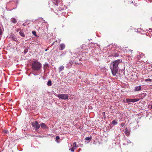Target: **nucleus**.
I'll return each instance as SVG.
<instances>
[{"instance_id": "obj_1", "label": "nucleus", "mask_w": 152, "mask_h": 152, "mask_svg": "<svg viewBox=\"0 0 152 152\" xmlns=\"http://www.w3.org/2000/svg\"><path fill=\"white\" fill-rule=\"evenodd\" d=\"M121 62L120 59H118L111 63L110 68L113 76L116 75L119 69L118 65Z\"/></svg>"}, {"instance_id": "obj_2", "label": "nucleus", "mask_w": 152, "mask_h": 152, "mask_svg": "<svg viewBox=\"0 0 152 152\" xmlns=\"http://www.w3.org/2000/svg\"><path fill=\"white\" fill-rule=\"evenodd\" d=\"M31 67L33 72L40 71L42 68V65L37 60H35L32 61Z\"/></svg>"}, {"instance_id": "obj_3", "label": "nucleus", "mask_w": 152, "mask_h": 152, "mask_svg": "<svg viewBox=\"0 0 152 152\" xmlns=\"http://www.w3.org/2000/svg\"><path fill=\"white\" fill-rule=\"evenodd\" d=\"M60 99L64 100H66L68 99L69 95L68 94H61L56 95Z\"/></svg>"}, {"instance_id": "obj_4", "label": "nucleus", "mask_w": 152, "mask_h": 152, "mask_svg": "<svg viewBox=\"0 0 152 152\" xmlns=\"http://www.w3.org/2000/svg\"><path fill=\"white\" fill-rule=\"evenodd\" d=\"M32 125L36 130H37L40 127V125L39 124L37 121H35L34 122L32 123Z\"/></svg>"}, {"instance_id": "obj_5", "label": "nucleus", "mask_w": 152, "mask_h": 152, "mask_svg": "<svg viewBox=\"0 0 152 152\" xmlns=\"http://www.w3.org/2000/svg\"><path fill=\"white\" fill-rule=\"evenodd\" d=\"M71 146H72V148L69 149L72 152H74L75 149H76L78 147V146L77 145V144L76 142H74L73 144V145H71Z\"/></svg>"}, {"instance_id": "obj_6", "label": "nucleus", "mask_w": 152, "mask_h": 152, "mask_svg": "<svg viewBox=\"0 0 152 152\" xmlns=\"http://www.w3.org/2000/svg\"><path fill=\"white\" fill-rule=\"evenodd\" d=\"M139 100V99H126V102L127 103L134 102L138 101Z\"/></svg>"}, {"instance_id": "obj_7", "label": "nucleus", "mask_w": 152, "mask_h": 152, "mask_svg": "<svg viewBox=\"0 0 152 152\" xmlns=\"http://www.w3.org/2000/svg\"><path fill=\"white\" fill-rule=\"evenodd\" d=\"M65 47V45L64 44H61L59 45V49L61 50H64Z\"/></svg>"}, {"instance_id": "obj_8", "label": "nucleus", "mask_w": 152, "mask_h": 152, "mask_svg": "<svg viewBox=\"0 0 152 152\" xmlns=\"http://www.w3.org/2000/svg\"><path fill=\"white\" fill-rule=\"evenodd\" d=\"M141 86H136L134 89V91H140L141 89Z\"/></svg>"}, {"instance_id": "obj_9", "label": "nucleus", "mask_w": 152, "mask_h": 152, "mask_svg": "<svg viewBox=\"0 0 152 152\" xmlns=\"http://www.w3.org/2000/svg\"><path fill=\"white\" fill-rule=\"evenodd\" d=\"M40 126H41V128L43 129H45L48 128V127L46 124L43 123L40 125Z\"/></svg>"}, {"instance_id": "obj_10", "label": "nucleus", "mask_w": 152, "mask_h": 152, "mask_svg": "<svg viewBox=\"0 0 152 152\" xmlns=\"http://www.w3.org/2000/svg\"><path fill=\"white\" fill-rule=\"evenodd\" d=\"M64 67L63 65L59 66L58 68L59 72L60 73L61 71L64 69Z\"/></svg>"}, {"instance_id": "obj_11", "label": "nucleus", "mask_w": 152, "mask_h": 152, "mask_svg": "<svg viewBox=\"0 0 152 152\" xmlns=\"http://www.w3.org/2000/svg\"><path fill=\"white\" fill-rule=\"evenodd\" d=\"M11 22L15 23L17 22V20L16 19L14 18H12L11 19Z\"/></svg>"}, {"instance_id": "obj_12", "label": "nucleus", "mask_w": 152, "mask_h": 152, "mask_svg": "<svg viewBox=\"0 0 152 152\" xmlns=\"http://www.w3.org/2000/svg\"><path fill=\"white\" fill-rule=\"evenodd\" d=\"M73 64V62L72 61H70L69 62V64H67V66L68 67H69L70 66H72V65Z\"/></svg>"}, {"instance_id": "obj_13", "label": "nucleus", "mask_w": 152, "mask_h": 152, "mask_svg": "<svg viewBox=\"0 0 152 152\" xmlns=\"http://www.w3.org/2000/svg\"><path fill=\"white\" fill-rule=\"evenodd\" d=\"M12 39L14 41L17 42H18V40H17V39L15 36H13L12 37Z\"/></svg>"}, {"instance_id": "obj_14", "label": "nucleus", "mask_w": 152, "mask_h": 152, "mask_svg": "<svg viewBox=\"0 0 152 152\" xmlns=\"http://www.w3.org/2000/svg\"><path fill=\"white\" fill-rule=\"evenodd\" d=\"M2 132L4 134H8L9 133L8 130H3Z\"/></svg>"}, {"instance_id": "obj_15", "label": "nucleus", "mask_w": 152, "mask_h": 152, "mask_svg": "<svg viewBox=\"0 0 152 152\" xmlns=\"http://www.w3.org/2000/svg\"><path fill=\"white\" fill-rule=\"evenodd\" d=\"M125 134L126 135H128L129 134V131L127 129H125V132H124Z\"/></svg>"}, {"instance_id": "obj_16", "label": "nucleus", "mask_w": 152, "mask_h": 152, "mask_svg": "<svg viewBox=\"0 0 152 152\" xmlns=\"http://www.w3.org/2000/svg\"><path fill=\"white\" fill-rule=\"evenodd\" d=\"M19 33L20 35L22 36V37H25V35L24 34V33L23 31H20Z\"/></svg>"}, {"instance_id": "obj_17", "label": "nucleus", "mask_w": 152, "mask_h": 152, "mask_svg": "<svg viewBox=\"0 0 152 152\" xmlns=\"http://www.w3.org/2000/svg\"><path fill=\"white\" fill-rule=\"evenodd\" d=\"M47 84L49 86H50L52 85L51 81V80H49L47 82Z\"/></svg>"}, {"instance_id": "obj_18", "label": "nucleus", "mask_w": 152, "mask_h": 152, "mask_svg": "<svg viewBox=\"0 0 152 152\" xmlns=\"http://www.w3.org/2000/svg\"><path fill=\"white\" fill-rule=\"evenodd\" d=\"M91 139H92V137H86L85 138V140H86L90 141L91 140Z\"/></svg>"}, {"instance_id": "obj_19", "label": "nucleus", "mask_w": 152, "mask_h": 152, "mask_svg": "<svg viewBox=\"0 0 152 152\" xmlns=\"http://www.w3.org/2000/svg\"><path fill=\"white\" fill-rule=\"evenodd\" d=\"M125 123H121L120 124V126L121 127H122L125 125Z\"/></svg>"}, {"instance_id": "obj_20", "label": "nucleus", "mask_w": 152, "mask_h": 152, "mask_svg": "<svg viewBox=\"0 0 152 152\" xmlns=\"http://www.w3.org/2000/svg\"><path fill=\"white\" fill-rule=\"evenodd\" d=\"M145 81L146 82H151L152 80L150 78L146 79L145 80Z\"/></svg>"}, {"instance_id": "obj_21", "label": "nucleus", "mask_w": 152, "mask_h": 152, "mask_svg": "<svg viewBox=\"0 0 152 152\" xmlns=\"http://www.w3.org/2000/svg\"><path fill=\"white\" fill-rule=\"evenodd\" d=\"M112 123L114 125H116L117 124V122L115 120H113L112 121Z\"/></svg>"}, {"instance_id": "obj_22", "label": "nucleus", "mask_w": 152, "mask_h": 152, "mask_svg": "<svg viewBox=\"0 0 152 152\" xmlns=\"http://www.w3.org/2000/svg\"><path fill=\"white\" fill-rule=\"evenodd\" d=\"M86 47V46L85 45H82L81 48L82 49H85Z\"/></svg>"}, {"instance_id": "obj_23", "label": "nucleus", "mask_w": 152, "mask_h": 152, "mask_svg": "<svg viewBox=\"0 0 152 152\" xmlns=\"http://www.w3.org/2000/svg\"><path fill=\"white\" fill-rule=\"evenodd\" d=\"M60 139L59 137V136H56V141Z\"/></svg>"}, {"instance_id": "obj_24", "label": "nucleus", "mask_w": 152, "mask_h": 152, "mask_svg": "<svg viewBox=\"0 0 152 152\" xmlns=\"http://www.w3.org/2000/svg\"><path fill=\"white\" fill-rule=\"evenodd\" d=\"M32 34L35 36H36V31H32Z\"/></svg>"}, {"instance_id": "obj_25", "label": "nucleus", "mask_w": 152, "mask_h": 152, "mask_svg": "<svg viewBox=\"0 0 152 152\" xmlns=\"http://www.w3.org/2000/svg\"><path fill=\"white\" fill-rule=\"evenodd\" d=\"M2 31L1 29V28L0 26V35H2Z\"/></svg>"}, {"instance_id": "obj_26", "label": "nucleus", "mask_w": 152, "mask_h": 152, "mask_svg": "<svg viewBox=\"0 0 152 152\" xmlns=\"http://www.w3.org/2000/svg\"><path fill=\"white\" fill-rule=\"evenodd\" d=\"M148 107L150 109H152V105H149L148 106Z\"/></svg>"}, {"instance_id": "obj_27", "label": "nucleus", "mask_w": 152, "mask_h": 152, "mask_svg": "<svg viewBox=\"0 0 152 152\" xmlns=\"http://www.w3.org/2000/svg\"><path fill=\"white\" fill-rule=\"evenodd\" d=\"M33 74L34 75H38V74H39L37 72H34L33 73Z\"/></svg>"}, {"instance_id": "obj_28", "label": "nucleus", "mask_w": 152, "mask_h": 152, "mask_svg": "<svg viewBox=\"0 0 152 152\" xmlns=\"http://www.w3.org/2000/svg\"><path fill=\"white\" fill-rule=\"evenodd\" d=\"M27 25V23H23V26H25Z\"/></svg>"}, {"instance_id": "obj_29", "label": "nucleus", "mask_w": 152, "mask_h": 152, "mask_svg": "<svg viewBox=\"0 0 152 152\" xmlns=\"http://www.w3.org/2000/svg\"><path fill=\"white\" fill-rule=\"evenodd\" d=\"M149 29L150 30H151V31L152 32V29L151 28H149Z\"/></svg>"}, {"instance_id": "obj_30", "label": "nucleus", "mask_w": 152, "mask_h": 152, "mask_svg": "<svg viewBox=\"0 0 152 152\" xmlns=\"http://www.w3.org/2000/svg\"><path fill=\"white\" fill-rule=\"evenodd\" d=\"M118 54H116L115 55V56H118Z\"/></svg>"}, {"instance_id": "obj_31", "label": "nucleus", "mask_w": 152, "mask_h": 152, "mask_svg": "<svg viewBox=\"0 0 152 152\" xmlns=\"http://www.w3.org/2000/svg\"><path fill=\"white\" fill-rule=\"evenodd\" d=\"M131 53H132V50H131Z\"/></svg>"}]
</instances>
